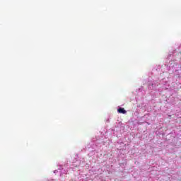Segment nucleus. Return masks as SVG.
I'll list each match as a JSON object with an SVG mask.
<instances>
[{
	"mask_svg": "<svg viewBox=\"0 0 181 181\" xmlns=\"http://www.w3.org/2000/svg\"><path fill=\"white\" fill-rule=\"evenodd\" d=\"M117 112H119V114H127V110H125L124 107H119L117 110Z\"/></svg>",
	"mask_w": 181,
	"mask_h": 181,
	"instance_id": "1",
	"label": "nucleus"
}]
</instances>
